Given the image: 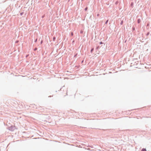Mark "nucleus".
Masks as SVG:
<instances>
[{
	"instance_id": "nucleus-11",
	"label": "nucleus",
	"mask_w": 151,
	"mask_h": 151,
	"mask_svg": "<svg viewBox=\"0 0 151 151\" xmlns=\"http://www.w3.org/2000/svg\"><path fill=\"white\" fill-rule=\"evenodd\" d=\"M37 49H35V50H36Z\"/></svg>"
},
{
	"instance_id": "nucleus-5",
	"label": "nucleus",
	"mask_w": 151,
	"mask_h": 151,
	"mask_svg": "<svg viewBox=\"0 0 151 151\" xmlns=\"http://www.w3.org/2000/svg\"><path fill=\"white\" fill-rule=\"evenodd\" d=\"M55 39V37H54V38H53V40H54Z\"/></svg>"
},
{
	"instance_id": "nucleus-6",
	"label": "nucleus",
	"mask_w": 151,
	"mask_h": 151,
	"mask_svg": "<svg viewBox=\"0 0 151 151\" xmlns=\"http://www.w3.org/2000/svg\"><path fill=\"white\" fill-rule=\"evenodd\" d=\"M37 41V39H36V40H35V42H36Z\"/></svg>"
},
{
	"instance_id": "nucleus-9",
	"label": "nucleus",
	"mask_w": 151,
	"mask_h": 151,
	"mask_svg": "<svg viewBox=\"0 0 151 151\" xmlns=\"http://www.w3.org/2000/svg\"><path fill=\"white\" fill-rule=\"evenodd\" d=\"M93 49H92V50H91V52H92V51H93Z\"/></svg>"
},
{
	"instance_id": "nucleus-7",
	"label": "nucleus",
	"mask_w": 151,
	"mask_h": 151,
	"mask_svg": "<svg viewBox=\"0 0 151 151\" xmlns=\"http://www.w3.org/2000/svg\"><path fill=\"white\" fill-rule=\"evenodd\" d=\"M100 43V44H102V42H101Z\"/></svg>"
},
{
	"instance_id": "nucleus-4",
	"label": "nucleus",
	"mask_w": 151,
	"mask_h": 151,
	"mask_svg": "<svg viewBox=\"0 0 151 151\" xmlns=\"http://www.w3.org/2000/svg\"><path fill=\"white\" fill-rule=\"evenodd\" d=\"M71 35L72 36H73V32H72V33H71Z\"/></svg>"
},
{
	"instance_id": "nucleus-10",
	"label": "nucleus",
	"mask_w": 151,
	"mask_h": 151,
	"mask_svg": "<svg viewBox=\"0 0 151 151\" xmlns=\"http://www.w3.org/2000/svg\"><path fill=\"white\" fill-rule=\"evenodd\" d=\"M42 43V41L41 42V43Z\"/></svg>"
},
{
	"instance_id": "nucleus-1",
	"label": "nucleus",
	"mask_w": 151,
	"mask_h": 151,
	"mask_svg": "<svg viewBox=\"0 0 151 151\" xmlns=\"http://www.w3.org/2000/svg\"><path fill=\"white\" fill-rule=\"evenodd\" d=\"M142 151H147V150L143 148L142 149Z\"/></svg>"
},
{
	"instance_id": "nucleus-8",
	"label": "nucleus",
	"mask_w": 151,
	"mask_h": 151,
	"mask_svg": "<svg viewBox=\"0 0 151 151\" xmlns=\"http://www.w3.org/2000/svg\"><path fill=\"white\" fill-rule=\"evenodd\" d=\"M107 22H108V20L106 22V23Z\"/></svg>"
},
{
	"instance_id": "nucleus-2",
	"label": "nucleus",
	"mask_w": 151,
	"mask_h": 151,
	"mask_svg": "<svg viewBox=\"0 0 151 151\" xmlns=\"http://www.w3.org/2000/svg\"><path fill=\"white\" fill-rule=\"evenodd\" d=\"M88 9V7H86L85 9V10L86 11Z\"/></svg>"
},
{
	"instance_id": "nucleus-3",
	"label": "nucleus",
	"mask_w": 151,
	"mask_h": 151,
	"mask_svg": "<svg viewBox=\"0 0 151 151\" xmlns=\"http://www.w3.org/2000/svg\"><path fill=\"white\" fill-rule=\"evenodd\" d=\"M123 23V21H122L121 22V24H122Z\"/></svg>"
}]
</instances>
